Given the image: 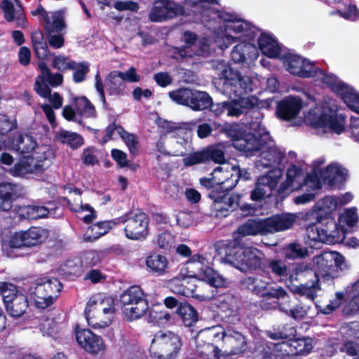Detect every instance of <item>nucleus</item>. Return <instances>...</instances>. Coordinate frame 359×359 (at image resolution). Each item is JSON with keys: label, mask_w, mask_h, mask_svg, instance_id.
Returning <instances> with one entry per match:
<instances>
[{"label": "nucleus", "mask_w": 359, "mask_h": 359, "mask_svg": "<svg viewBox=\"0 0 359 359\" xmlns=\"http://www.w3.org/2000/svg\"><path fill=\"white\" fill-rule=\"evenodd\" d=\"M147 294L138 285H133L124 290L119 297L124 318L128 322L141 318L147 311L151 322L155 324L167 323L171 318L170 314L158 307L149 309Z\"/></svg>", "instance_id": "f257e3e1"}, {"label": "nucleus", "mask_w": 359, "mask_h": 359, "mask_svg": "<svg viewBox=\"0 0 359 359\" xmlns=\"http://www.w3.org/2000/svg\"><path fill=\"white\" fill-rule=\"evenodd\" d=\"M237 241H226L223 245V260L242 272L262 271L266 257L255 247H245Z\"/></svg>", "instance_id": "f03ea898"}, {"label": "nucleus", "mask_w": 359, "mask_h": 359, "mask_svg": "<svg viewBox=\"0 0 359 359\" xmlns=\"http://www.w3.org/2000/svg\"><path fill=\"white\" fill-rule=\"evenodd\" d=\"M46 234V231L40 226L11 233L1 244L3 254L11 259L29 255L32 248L44 241Z\"/></svg>", "instance_id": "7ed1b4c3"}, {"label": "nucleus", "mask_w": 359, "mask_h": 359, "mask_svg": "<svg viewBox=\"0 0 359 359\" xmlns=\"http://www.w3.org/2000/svg\"><path fill=\"white\" fill-rule=\"evenodd\" d=\"M182 345V339L177 334L160 330L154 335L149 353L154 359H177Z\"/></svg>", "instance_id": "20e7f679"}, {"label": "nucleus", "mask_w": 359, "mask_h": 359, "mask_svg": "<svg viewBox=\"0 0 359 359\" xmlns=\"http://www.w3.org/2000/svg\"><path fill=\"white\" fill-rule=\"evenodd\" d=\"M308 237L313 241L333 245L344 239V233L330 216L318 217L317 222L307 227Z\"/></svg>", "instance_id": "39448f33"}, {"label": "nucleus", "mask_w": 359, "mask_h": 359, "mask_svg": "<svg viewBox=\"0 0 359 359\" xmlns=\"http://www.w3.org/2000/svg\"><path fill=\"white\" fill-rule=\"evenodd\" d=\"M34 299L35 306L46 309L53 305L63 289V285L55 277L41 276L34 281Z\"/></svg>", "instance_id": "423d86ee"}, {"label": "nucleus", "mask_w": 359, "mask_h": 359, "mask_svg": "<svg viewBox=\"0 0 359 359\" xmlns=\"http://www.w3.org/2000/svg\"><path fill=\"white\" fill-rule=\"evenodd\" d=\"M28 156H22L9 170L13 177H22L27 174L41 172L48 168L51 163L53 152L49 149L36 151Z\"/></svg>", "instance_id": "0eeeda50"}, {"label": "nucleus", "mask_w": 359, "mask_h": 359, "mask_svg": "<svg viewBox=\"0 0 359 359\" xmlns=\"http://www.w3.org/2000/svg\"><path fill=\"white\" fill-rule=\"evenodd\" d=\"M0 294L8 313L13 318L23 316L29 306L27 297L18 287L8 282H0Z\"/></svg>", "instance_id": "6e6552de"}, {"label": "nucleus", "mask_w": 359, "mask_h": 359, "mask_svg": "<svg viewBox=\"0 0 359 359\" xmlns=\"http://www.w3.org/2000/svg\"><path fill=\"white\" fill-rule=\"evenodd\" d=\"M168 95L177 104L189 107L194 111L207 109L212 104V99L208 93L189 88H180L169 92Z\"/></svg>", "instance_id": "1a4fd4ad"}, {"label": "nucleus", "mask_w": 359, "mask_h": 359, "mask_svg": "<svg viewBox=\"0 0 359 359\" xmlns=\"http://www.w3.org/2000/svg\"><path fill=\"white\" fill-rule=\"evenodd\" d=\"M223 74L222 91L229 98L236 100L252 92V81L250 77L243 76L238 71L233 72L231 68L229 71L225 69Z\"/></svg>", "instance_id": "9d476101"}, {"label": "nucleus", "mask_w": 359, "mask_h": 359, "mask_svg": "<svg viewBox=\"0 0 359 359\" xmlns=\"http://www.w3.org/2000/svg\"><path fill=\"white\" fill-rule=\"evenodd\" d=\"M149 215L138 208L128 212L126 225L123 231L126 237L132 241H142L147 238L149 234Z\"/></svg>", "instance_id": "9b49d317"}, {"label": "nucleus", "mask_w": 359, "mask_h": 359, "mask_svg": "<svg viewBox=\"0 0 359 359\" xmlns=\"http://www.w3.org/2000/svg\"><path fill=\"white\" fill-rule=\"evenodd\" d=\"M185 167H192L196 165H205L211 162L223 164L226 162L223 149L219 144L207 146L200 150L188 154L182 159Z\"/></svg>", "instance_id": "f8f14e48"}, {"label": "nucleus", "mask_w": 359, "mask_h": 359, "mask_svg": "<svg viewBox=\"0 0 359 359\" xmlns=\"http://www.w3.org/2000/svg\"><path fill=\"white\" fill-rule=\"evenodd\" d=\"M74 334L77 344L85 352L93 355L104 354L107 344L101 335L79 324L74 326Z\"/></svg>", "instance_id": "ddd939ff"}, {"label": "nucleus", "mask_w": 359, "mask_h": 359, "mask_svg": "<svg viewBox=\"0 0 359 359\" xmlns=\"http://www.w3.org/2000/svg\"><path fill=\"white\" fill-rule=\"evenodd\" d=\"M184 7L172 0H157L149 13L152 22H163L178 16L187 17Z\"/></svg>", "instance_id": "4468645a"}, {"label": "nucleus", "mask_w": 359, "mask_h": 359, "mask_svg": "<svg viewBox=\"0 0 359 359\" xmlns=\"http://www.w3.org/2000/svg\"><path fill=\"white\" fill-rule=\"evenodd\" d=\"M116 309L101 306H92L91 302H87L84 316L88 324L93 329H101L109 326L115 316Z\"/></svg>", "instance_id": "2eb2a0df"}, {"label": "nucleus", "mask_w": 359, "mask_h": 359, "mask_svg": "<svg viewBox=\"0 0 359 359\" xmlns=\"http://www.w3.org/2000/svg\"><path fill=\"white\" fill-rule=\"evenodd\" d=\"M222 352L224 355H236L244 353L248 343L245 336L240 332L226 329L222 332Z\"/></svg>", "instance_id": "dca6fc26"}, {"label": "nucleus", "mask_w": 359, "mask_h": 359, "mask_svg": "<svg viewBox=\"0 0 359 359\" xmlns=\"http://www.w3.org/2000/svg\"><path fill=\"white\" fill-rule=\"evenodd\" d=\"M323 82L333 91L341 96L343 102L350 107L359 109V96L353 88L344 82H337L334 76L326 74L323 78Z\"/></svg>", "instance_id": "f3484780"}, {"label": "nucleus", "mask_w": 359, "mask_h": 359, "mask_svg": "<svg viewBox=\"0 0 359 359\" xmlns=\"http://www.w3.org/2000/svg\"><path fill=\"white\" fill-rule=\"evenodd\" d=\"M196 275H180L169 280L168 287L175 294L184 296L198 298L200 294L198 292L197 282L198 280L194 278Z\"/></svg>", "instance_id": "a211bd4d"}, {"label": "nucleus", "mask_w": 359, "mask_h": 359, "mask_svg": "<svg viewBox=\"0 0 359 359\" xmlns=\"http://www.w3.org/2000/svg\"><path fill=\"white\" fill-rule=\"evenodd\" d=\"M269 137V133L263 135L249 133L241 137L239 141L233 143V147L243 152L247 156H252L256 152L261 151L266 144V139Z\"/></svg>", "instance_id": "6ab92c4d"}, {"label": "nucleus", "mask_w": 359, "mask_h": 359, "mask_svg": "<svg viewBox=\"0 0 359 359\" xmlns=\"http://www.w3.org/2000/svg\"><path fill=\"white\" fill-rule=\"evenodd\" d=\"M309 119L310 125L313 128H329L330 130L338 135L344 130V118L342 115L323 112L320 115L311 114Z\"/></svg>", "instance_id": "aec40b11"}, {"label": "nucleus", "mask_w": 359, "mask_h": 359, "mask_svg": "<svg viewBox=\"0 0 359 359\" xmlns=\"http://www.w3.org/2000/svg\"><path fill=\"white\" fill-rule=\"evenodd\" d=\"M287 62L288 72L299 77L311 78L315 76L317 73V68L313 63L298 55H288Z\"/></svg>", "instance_id": "412c9836"}, {"label": "nucleus", "mask_w": 359, "mask_h": 359, "mask_svg": "<svg viewBox=\"0 0 359 359\" xmlns=\"http://www.w3.org/2000/svg\"><path fill=\"white\" fill-rule=\"evenodd\" d=\"M265 219H248L243 224L238 226L233 233V240L229 241H237L243 244L242 239L248 236L266 235Z\"/></svg>", "instance_id": "4be33fe9"}, {"label": "nucleus", "mask_w": 359, "mask_h": 359, "mask_svg": "<svg viewBox=\"0 0 359 359\" xmlns=\"http://www.w3.org/2000/svg\"><path fill=\"white\" fill-rule=\"evenodd\" d=\"M283 346V355L290 359H294L298 355H307L313 349V339L311 337H299L289 341L280 343Z\"/></svg>", "instance_id": "5701e85b"}, {"label": "nucleus", "mask_w": 359, "mask_h": 359, "mask_svg": "<svg viewBox=\"0 0 359 359\" xmlns=\"http://www.w3.org/2000/svg\"><path fill=\"white\" fill-rule=\"evenodd\" d=\"M302 108V100L296 96H288L279 101L276 106L277 117L283 121L295 118Z\"/></svg>", "instance_id": "b1692460"}, {"label": "nucleus", "mask_w": 359, "mask_h": 359, "mask_svg": "<svg viewBox=\"0 0 359 359\" xmlns=\"http://www.w3.org/2000/svg\"><path fill=\"white\" fill-rule=\"evenodd\" d=\"M294 262L286 264L282 259H266L262 272L267 277L273 276L279 278H286V281L292 283L291 275L293 273Z\"/></svg>", "instance_id": "393cba45"}, {"label": "nucleus", "mask_w": 359, "mask_h": 359, "mask_svg": "<svg viewBox=\"0 0 359 359\" xmlns=\"http://www.w3.org/2000/svg\"><path fill=\"white\" fill-rule=\"evenodd\" d=\"M264 219L268 234L290 229L296 221V215L292 213L283 212L272 215Z\"/></svg>", "instance_id": "a878e982"}, {"label": "nucleus", "mask_w": 359, "mask_h": 359, "mask_svg": "<svg viewBox=\"0 0 359 359\" xmlns=\"http://www.w3.org/2000/svg\"><path fill=\"white\" fill-rule=\"evenodd\" d=\"M292 283L294 281L313 284L320 287V278L317 272L307 262H294L293 273L291 275Z\"/></svg>", "instance_id": "bb28decb"}, {"label": "nucleus", "mask_w": 359, "mask_h": 359, "mask_svg": "<svg viewBox=\"0 0 359 359\" xmlns=\"http://www.w3.org/2000/svg\"><path fill=\"white\" fill-rule=\"evenodd\" d=\"M147 271L154 276H164L168 273V258L158 253L149 255L145 261Z\"/></svg>", "instance_id": "cd10ccee"}, {"label": "nucleus", "mask_w": 359, "mask_h": 359, "mask_svg": "<svg viewBox=\"0 0 359 359\" xmlns=\"http://www.w3.org/2000/svg\"><path fill=\"white\" fill-rule=\"evenodd\" d=\"M219 315L228 323H236L240 320L239 306L234 297H226L218 306Z\"/></svg>", "instance_id": "c85d7f7f"}, {"label": "nucleus", "mask_w": 359, "mask_h": 359, "mask_svg": "<svg viewBox=\"0 0 359 359\" xmlns=\"http://www.w3.org/2000/svg\"><path fill=\"white\" fill-rule=\"evenodd\" d=\"M237 184V180H226L217 183L208 193V197L214 202L215 210H221V204L226 198V194L232 190Z\"/></svg>", "instance_id": "c756f323"}, {"label": "nucleus", "mask_w": 359, "mask_h": 359, "mask_svg": "<svg viewBox=\"0 0 359 359\" xmlns=\"http://www.w3.org/2000/svg\"><path fill=\"white\" fill-rule=\"evenodd\" d=\"M257 55L256 47L250 43L246 42L236 44L231 53V60L238 64L245 63L247 58H256Z\"/></svg>", "instance_id": "7c9ffc66"}, {"label": "nucleus", "mask_w": 359, "mask_h": 359, "mask_svg": "<svg viewBox=\"0 0 359 359\" xmlns=\"http://www.w3.org/2000/svg\"><path fill=\"white\" fill-rule=\"evenodd\" d=\"M259 48L262 53L270 58H276L280 53V47L271 35L262 33L257 40Z\"/></svg>", "instance_id": "2f4dec72"}, {"label": "nucleus", "mask_w": 359, "mask_h": 359, "mask_svg": "<svg viewBox=\"0 0 359 359\" xmlns=\"http://www.w3.org/2000/svg\"><path fill=\"white\" fill-rule=\"evenodd\" d=\"M241 285L243 289L259 297H262L267 281L255 276H248L241 280Z\"/></svg>", "instance_id": "473e14b6"}, {"label": "nucleus", "mask_w": 359, "mask_h": 359, "mask_svg": "<svg viewBox=\"0 0 359 359\" xmlns=\"http://www.w3.org/2000/svg\"><path fill=\"white\" fill-rule=\"evenodd\" d=\"M49 210L42 205H20L18 209V214L20 219H37L48 216Z\"/></svg>", "instance_id": "72a5a7b5"}, {"label": "nucleus", "mask_w": 359, "mask_h": 359, "mask_svg": "<svg viewBox=\"0 0 359 359\" xmlns=\"http://www.w3.org/2000/svg\"><path fill=\"white\" fill-rule=\"evenodd\" d=\"M175 313L181 318L184 325L187 327L192 326L198 320L197 311L187 302L180 304Z\"/></svg>", "instance_id": "f704fd0d"}, {"label": "nucleus", "mask_w": 359, "mask_h": 359, "mask_svg": "<svg viewBox=\"0 0 359 359\" xmlns=\"http://www.w3.org/2000/svg\"><path fill=\"white\" fill-rule=\"evenodd\" d=\"M126 85L117 71L111 72L107 78V90L109 95H123Z\"/></svg>", "instance_id": "c9c22d12"}, {"label": "nucleus", "mask_w": 359, "mask_h": 359, "mask_svg": "<svg viewBox=\"0 0 359 359\" xmlns=\"http://www.w3.org/2000/svg\"><path fill=\"white\" fill-rule=\"evenodd\" d=\"M215 128H217V136L224 135L226 137L231 139L233 143L239 141L241 137L243 135V132L240 126L236 123H220Z\"/></svg>", "instance_id": "e433bc0d"}, {"label": "nucleus", "mask_w": 359, "mask_h": 359, "mask_svg": "<svg viewBox=\"0 0 359 359\" xmlns=\"http://www.w3.org/2000/svg\"><path fill=\"white\" fill-rule=\"evenodd\" d=\"M72 104L76 111L80 114L87 118L96 116L95 107L86 96L74 97Z\"/></svg>", "instance_id": "4c0bfd02"}, {"label": "nucleus", "mask_w": 359, "mask_h": 359, "mask_svg": "<svg viewBox=\"0 0 359 359\" xmlns=\"http://www.w3.org/2000/svg\"><path fill=\"white\" fill-rule=\"evenodd\" d=\"M291 284L292 285H288V287L292 293L300 296H305L307 299L311 300L315 299L317 290L320 289V287H316L315 285L309 284L308 283H301L299 285Z\"/></svg>", "instance_id": "58836bf2"}, {"label": "nucleus", "mask_w": 359, "mask_h": 359, "mask_svg": "<svg viewBox=\"0 0 359 359\" xmlns=\"http://www.w3.org/2000/svg\"><path fill=\"white\" fill-rule=\"evenodd\" d=\"M282 347L280 343L267 342L260 351L259 359H278V356L285 358L281 355L283 353Z\"/></svg>", "instance_id": "ea45409f"}, {"label": "nucleus", "mask_w": 359, "mask_h": 359, "mask_svg": "<svg viewBox=\"0 0 359 359\" xmlns=\"http://www.w3.org/2000/svg\"><path fill=\"white\" fill-rule=\"evenodd\" d=\"M14 194L8 184H0V210L7 212L13 207Z\"/></svg>", "instance_id": "a19ab883"}, {"label": "nucleus", "mask_w": 359, "mask_h": 359, "mask_svg": "<svg viewBox=\"0 0 359 359\" xmlns=\"http://www.w3.org/2000/svg\"><path fill=\"white\" fill-rule=\"evenodd\" d=\"M283 253L288 259H301L308 255V249L299 243L293 242L283 248Z\"/></svg>", "instance_id": "79ce46f5"}, {"label": "nucleus", "mask_w": 359, "mask_h": 359, "mask_svg": "<svg viewBox=\"0 0 359 359\" xmlns=\"http://www.w3.org/2000/svg\"><path fill=\"white\" fill-rule=\"evenodd\" d=\"M113 226H109L107 221L98 222L89 226L86 234L89 241H95L107 233Z\"/></svg>", "instance_id": "37998d69"}, {"label": "nucleus", "mask_w": 359, "mask_h": 359, "mask_svg": "<svg viewBox=\"0 0 359 359\" xmlns=\"http://www.w3.org/2000/svg\"><path fill=\"white\" fill-rule=\"evenodd\" d=\"M342 175L343 171L341 169L334 164L328 165L321 173L323 182L330 186H333L337 179Z\"/></svg>", "instance_id": "c03bdc74"}, {"label": "nucleus", "mask_w": 359, "mask_h": 359, "mask_svg": "<svg viewBox=\"0 0 359 359\" xmlns=\"http://www.w3.org/2000/svg\"><path fill=\"white\" fill-rule=\"evenodd\" d=\"M288 297L287 291L281 286H273L269 282H267V286L263 293L262 298L263 299H284Z\"/></svg>", "instance_id": "a18cd8bd"}, {"label": "nucleus", "mask_w": 359, "mask_h": 359, "mask_svg": "<svg viewBox=\"0 0 359 359\" xmlns=\"http://www.w3.org/2000/svg\"><path fill=\"white\" fill-rule=\"evenodd\" d=\"M241 195L239 194H226V198L221 204V210H216L222 215L227 216L229 212L236 210L240 205Z\"/></svg>", "instance_id": "49530a36"}, {"label": "nucleus", "mask_w": 359, "mask_h": 359, "mask_svg": "<svg viewBox=\"0 0 359 359\" xmlns=\"http://www.w3.org/2000/svg\"><path fill=\"white\" fill-rule=\"evenodd\" d=\"M59 137L62 143L68 144L72 149H78L83 144L81 135L76 133L62 130L59 133Z\"/></svg>", "instance_id": "de8ad7c7"}, {"label": "nucleus", "mask_w": 359, "mask_h": 359, "mask_svg": "<svg viewBox=\"0 0 359 359\" xmlns=\"http://www.w3.org/2000/svg\"><path fill=\"white\" fill-rule=\"evenodd\" d=\"M16 149L22 154H29L36 147V142L29 135H19L15 140Z\"/></svg>", "instance_id": "09e8293b"}, {"label": "nucleus", "mask_w": 359, "mask_h": 359, "mask_svg": "<svg viewBox=\"0 0 359 359\" xmlns=\"http://www.w3.org/2000/svg\"><path fill=\"white\" fill-rule=\"evenodd\" d=\"M344 262V258L339 254H337V257L334 259L331 257L330 259L327 257L326 255H323L318 257L317 260L318 266L326 272L330 271L334 266L341 267Z\"/></svg>", "instance_id": "8fccbe9b"}, {"label": "nucleus", "mask_w": 359, "mask_h": 359, "mask_svg": "<svg viewBox=\"0 0 359 359\" xmlns=\"http://www.w3.org/2000/svg\"><path fill=\"white\" fill-rule=\"evenodd\" d=\"M218 125V122L215 121L209 122L200 123L197 126V135L200 139H204L209 136L217 137V128H215Z\"/></svg>", "instance_id": "3c124183"}, {"label": "nucleus", "mask_w": 359, "mask_h": 359, "mask_svg": "<svg viewBox=\"0 0 359 359\" xmlns=\"http://www.w3.org/2000/svg\"><path fill=\"white\" fill-rule=\"evenodd\" d=\"M198 353L201 359H219L222 350L213 344L208 343L198 348Z\"/></svg>", "instance_id": "603ef678"}, {"label": "nucleus", "mask_w": 359, "mask_h": 359, "mask_svg": "<svg viewBox=\"0 0 359 359\" xmlns=\"http://www.w3.org/2000/svg\"><path fill=\"white\" fill-rule=\"evenodd\" d=\"M204 277L206 282L212 287L219 288L226 286V280L211 268H206L204 271Z\"/></svg>", "instance_id": "864d4df0"}, {"label": "nucleus", "mask_w": 359, "mask_h": 359, "mask_svg": "<svg viewBox=\"0 0 359 359\" xmlns=\"http://www.w3.org/2000/svg\"><path fill=\"white\" fill-rule=\"evenodd\" d=\"M68 57L61 55L55 56L52 67L61 72L76 69L77 63L74 60L68 61Z\"/></svg>", "instance_id": "5fc2aeb1"}, {"label": "nucleus", "mask_w": 359, "mask_h": 359, "mask_svg": "<svg viewBox=\"0 0 359 359\" xmlns=\"http://www.w3.org/2000/svg\"><path fill=\"white\" fill-rule=\"evenodd\" d=\"M52 19L53 21H50L49 25L43 26L46 34L60 32L66 27L64 18L62 15L53 14L52 15Z\"/></svg>", "instance_id": "6e6d98bb"}, {"label": "nucleus", "mask_w": 359, "mask_h": 359, "mask_svg": "<svg viewBox=\"0 0 359 359\" xmlns=\"http://www.w3.org/2000/svg\"><path fill=\"white\" fill-rule=\"evenodd\" d=\"M46 81L47 79L43 76H37L35 79L34 89L40 97L50 98L51 96V89L46 83Z\"/></svg>", "instance_id": "4d7b16f0"}, {"label": "nucleus", "mask_w": 359, "mask_h": 359, "mask_svg": "<svg viewBox=\"0 0 359 359\" xmlns=\"http://www.w3.org/2000/svg\"><path fill=\"white\" fill-rule=\"evenodd\" d=\"M65 266L67 273L76 277L81 276L83 272L84 266L79 258L67 260Z\"/></svg>", "instance_id": "13d9d810"}, {"label": "nucleus", "mask_w": 359, "mask_h": 359, "mask_svg": "<svg viewBox=\"0 0 359 359\" xmlns=\"http://www.w3.org/2000/svg\"><path fill=\"white\" fill-rule=\"evenodd\" d=\"M255 27L250 23L241 20L237 18V21L233 22V25L231 26V29L236 33H241L244 36L249 38H254V31L252 29Z\"/></svg>", "instance_id": "bf43d9fd"}, {"label": "nucleus", "mask_w": 359, "mask_h": 359, "mask_svg": "<svg viewBox=\"0 0 359 359\" xmlns=\"http://www.w3.org/2000/svg\"><path fill=\"white\" fill-rule=\"evenodd\" d=\"M340 351L352 357V359H359V343L353 340L345 341L340 348Z\"/></svg>", "instance_id": "052dcab7"}, {"label": "nucleus", "mask_w": 359, "mask_h": 359, "mask_svg": "<svg viewBox=\"0 0 359 359\" xmlns=\"http://www.w3.org/2000/svg\"><path fill=\"white\" fill-rule=\"evenodd\" d=\"M74 70L73 81L78 83L85 80L86 74L90 71L89 64L86 62L77 63V67Z\"/></svg>", "instance_id": "680f3d73"}, {"label": "nucleus", "mask_w": 359, "mask_h": 359, "mask_svg": "<svg viewBox=\"0 0 359 359\" xmlns=\"http://www.w3.org/2000/svg\"><path fill=\"white\" fill-rule=\"evenodd\" d=\"M264 158L271 164H279L284 159L285 154L277 147H269Z\"/></svg>", "instance_id": "e2e57ef3"}, {"label": "nucleus", "mask_w": 359, "mask_h": 359, "mask_svg": "<svg viewBox=\"0 0 359 359\" xmlns=\"http://www.w3.org/2000/svg\"><path fill=\"white\" fill-rule=\"evenodd\" d=\"M33 50L36 56L41 60H48L51 55L46 41L33 45Z\"/></svg>", "instance_id": "0e129e2a"}, {"label": "nucleus", "mask_w": 359, "mask_h": 359, "mask_svg": "<svg viewBox=\"0 0 359 359\" xmlns=\"http://www.w3.org/2000/svg\"><path fill=\"white\" fill-rule=\"evenodd\" d=\"M0 7L4 12L6 21L13 22L15 20V11L12 1L10 0H3L0 4Z\"/></svg>", "instance_id": "69168bd1"}, {"label": "nucleus", "mask_w": 359, "mask_h": 359, "mask_svg": "<svg viewBox=\"0 0 359 359\" xmlns=\"http://www.w3.org/2000/svg\"><path fill=\"white\" fill-rule=\"evenodd\" d=\"M117 72L124 82L137 83L141 79V76L137 74V70L134 67H129V69L124 72L119 71H117Z\"/></svg>", "instance_id": "338daca9"}, {"label": "nucleus", "mask_w": 359, "mask_h": 359, "mask_svg": "<svg viewBox=\"0 0 359 359\" xmlns=\"http://www.w3.org/2000/svg\"><path fill=\"white\" fill-rule=\"evenodd\" d=\"M122 140L125 142L131 154H136L139 149V140L137 136L133 133H128L123 136Z\"/></svg>", "instance_id": "774afa93"}]
</instances>
